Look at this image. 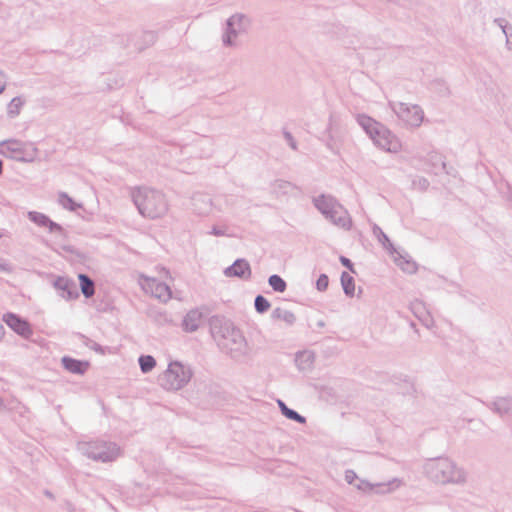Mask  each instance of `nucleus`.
Wrapping results in <instances>:
<instances>
[{"label": "nucleus", "mask_w": 512, "mask_h": 512, "mask_svg": "<svg viewBox=\"0 0 512 512\" xmlns=\"http://www.w3.org/2000/svg\"><path fill=\"white\" fill-rule=\"evenodd\" d=\"M193 376L192 370L179 361L169 363L160 377L161 386L168 391H175L187 385Z\"/></svg>", "instance_id": "obj_1"}, {"label": "nucleus", "mask_w": 512, "mask_h": 512, "mask_svg": "<svg viewBox=\"0 0 512 512\" xmlns=\"http://www.w3.org/2000/svg\"><path fill=\"white\" fill-rule=\"evenodd\" d=\"M135 202L141 214L150 218L159 217L166 210L163 197L151 190L138 191L135 195Z\"/></svg>", "instance_id": "obj_2"}, {"label": "nucleus", "mask_w": 512, "mask_h": 512, "mask_svg": "<svg viewBox=\"0 0 512 512\" xmlns=\"http://www.w3.org/2000/svg\"><path fill=\"white\" fill-rule=\"evenodd\" d=\"M362 124L371 135L376 145L384 150L396 152L400 149V142L379 123L373 122L369 118H365Z\"/></svg>", "instance_id": "obj_3"}, {"label": "nucleus", "mask_w": 512, "mask_h": 512, "mask_svg": "<svg viewBox=\"0 0 512 512\" xmlns=\"http://www.w3.org/2000/svg\"><path fill=\"white\" fill-rule=\"evenodd\" d=\"M428 471L433 478L440 482L456 481L459 474L454 464L447 459L431 462L428 465Z\"/></svg>", "instance_id": "obj_4"}, {"label": "nucleus", "mask_w": 512, "mask_h": 512, "mask_svg": "<svg viewBox=\"0 0 512 512\" xmlns=\"http://www.w3.org/2000/svg\"><path fill=\"white\" fill-rule=\"evenodd\" d=\"M140 284L147 293H150L152 296L162 301H168L172 296L168 285L161 283L152 277L142 276L140 278Z\"/></svg>", "instance_id": "obj_5"}, {"label": "nucleus", "mask_w": 512, "mask_h": 512, "mask_svg": "<svg viewBox=\"0 0 512 512\" xmlns=\"http://www.w3.org/2000/svg\"><path fill=\"white\" fill-rule=\"evenodd\" d=\"M397 112L408 125L418 126L422 122L423 113L418 106L410 107L402 104Z\"/></svg>", "instance_id": "obj_6"}, {"label": "nucleus", "mask_w": 512, "mask_h": 512, "mask_svg": "<svg viewBox=\"0 0 512 512\" xmlns=\"http://www.w3.org/2000/svg\"><path fill=\"white\" fill-rule=\"evenodd\" d=\"M4 321L6 324L13 329L16 333L29 337L32 334V329L29 323L23 319H20L14 314H7L4 316Z\"/></svg>", "instance_id": "obj_7"}, {"label": "nucleus", "mask_w": 512, "mask_h": 512, "mask_svg": "<svg viewBox=\"0 0 512 512\" xmlns=\"http://www.w3.org/2000/svg\"><path fill=\"white\" fill-rule=\"evenodd\" d=\"M62 364L66 370L76 374L85 373L90 366L88 361H81L66 356L62 358Z\"/></svg>", "instance_id": "obj_8"}, {"label": "nucleus", "mask_w": 512, "mask_h": 512, "mask_svg": "<svg viewBox=\"0 0 512 512\" xmlns=\"http://www.w3.org/2000/svg\"><path fill=\"white\" fill-rule=\"evenodd\" d=\"M329 218L338 226L348 229L351 227V220L348 216L347 211L341 206L337 205L334 207L333 212L330 214Z\"/></svg>", "instance_id": "obj_9"}, {"label": "nucleus", "mask_w": 512, "mask_h": 512, "mask_svg": "<svg viewBox=\"0 0 512 512\" xmlns=\"http://www.w3.org/2000/svg\"><path fill=\"white\" fill-rule=\"evenodd\" d=\"M227 276L249 277L251 275L250 265L247 261L240 259L225 271Z\"/></svg>", "instance_id": "obj_10"}, {"label": "nucleus", "mask_w": 512, "mask_h": 512, "mask_svg": "<svg viewBox=\"0 0 512 512\" xmlns=\"http://www.w3.org/2000/svg\"><path fill=\"white\" fill-rule=\"evenodd\" d=\"M202 314L199 311L193 310L190 311L183 321V326L186 331L193 332L195 331L201 324Z\"/></svg>", "instance_id": "obj_11"}, {"label": "nucleus", "mask_w": 512, "mask_h": 512, "mask_svg": "<svg viewBox=\"0 0 512 512\" xmlns=\"http://www.w3.org/2000/svg\"><path fill=\"white\" fill-rule=\"evenodd\" d=\"M315 205L326 217L329 218L330 214L334 210V207H336L338 204L329 197L320 196L315 199Z\"/></svg>", "instance_id": "obj_12"}, {"label": "nucleus", "mask_w": 512, "mask_h": 512, "mask_svg": "<svg viewBox=\"0 0 512 512\" xmlns=\"http://www.w3.org/2000/svg\"><path fill=\"white\" fill-rule=\"evenodd\" d=\"M78 279L81 291L84 294V296L87 298L92 297L95 292L93 281L84 274H79Z\"/></svg>", "instance_id": "obj_13"}, {"label": "nucleus", "mask_w": 512, "mask_h": 512, "mask_svg": "<svg viewBox=\"0 0 512 512\" xmlns=\"http://www.w3.org/2000/svg\"><path fill=\"white\" fill-rule=\"evenodd\" d=\"M139 364L142 372L147 373L150 372L156 366V361L152 356L145 355L139 358Z\"/></svg>", "instance_id": "obj_14"}, {"label": "nucleus", "mask_w": 512, "mask_h": 512, "mask_svg": "<svg viewBox=\"0 0 512 512\" xmlns=\"http://www.w3.org/2000/svg\"><path fill=\"white\" fill-rule=\"evenodd\" d=\"M341 282L345 293L347 295H353L355 290L353 278L348 273H343L341 276Z\"/></svg>", "instance_id": "obj_15"}, {"label": "nucleus", "mask_w": 512, "mask_h": 512, "mask_svg": "<svg viewBox=\"0 0 512 512\" xmlns=\"http://www.w3.org/2000/svg\"><path fill=\"white\" fill-rule=\"evenodd\" d=\"M269 284L277 292H284L286 289L285 281L278 275H272L269 278Z\"/></svg>", "instance_id": "obj_16"}, {"label": "nucleus", "mask_w": 512, "mask_h": 512, "mask_svg": "<svg viewBox=\"0 0 512 512\" xmlns=\"http://www.w3.org/2000/svg\"><path fill=\"white\" fill-rule=\"evenodd\" d=\"M279 406L281 407L282 413L289 419L298 421L300 423H303L305 419L300 416L297 412L287 408L285 404L281 401H279Z\"/></svg>", "instance_id": "obj_17"}, {"label": "nucleus", "mask_w": 512, "mask_h": 512, "mask_svg": "<svg viewBox=\"0 0 512 512\" xmlns=\"http://www.w3.org/2000/svg\"><path fill=\"white\" fill-rule=\"evenodd\" d=\"M398 266L403 271H405L407 273H414L417 270V266H416L415 262H412V261H409V260H405V259H400L398 261Z\"/></svg>", "instance_id": "obj_18"}, {"label": "nucleus", "mask_w": 512, "mask_h": 512, "mask_svg": "<svg viewBox=\"0 0 512 512\" xmlns=\"http://www.w3.org/2000/svg\"><path fill=\"white\" fill-rule=\"evenodd\" d=\"M270 307V303L261 295L257 296L255 299V308L258 312L263 313L268 310Z\"/></svg>", "instance_id": "obj_19"}, {"label": "nucleus", "mask_w": 512, "mask_h": 512, "mask_svg": "<svg viewBox=\"0 0 512 512\" xmlns=\"http://www.w3.org/2000/svg\"><path fill=\"white\" fill-rule=\"evenodd\" d=\"M227 335L232 336L233 340L236 341V338H241L238 331H236L234 328L230 326H225L223 329V334L221 335L222 338H225Z\"/></svg>", "instance_id": "obj_20"}, {"label": "nucleus", "mask_w": 512, "mask_h": 512, "mask_svg": "<svg viewBox=\"0 0 512 512\" xmlns=\"http://www.w3.org/2000/svg\"><path fill=\"white\" fill-rule=\"evenodd\" d=\"M29 217L34 222H37L39 224H46L49 220L46 216L36 213V212H30Z\"/></svg>", "instance_id": "obj_21"}, {"label": "nucleus", "mask_w": 512, "mask_h": 512, "mask_svg": "<svg viewBox=\"0 0 512 512\" xmlns=\"http://www.w3.org/2000/svg\"><path fill=\"white\" fill-rule=\"evenodd\" d=\"M328 277L326 275H321L317 280V287L319 290H325L328 286Z\"/></svg>", "instance_id": "obj_22"}, {"label": "nucleus", "mask_w": 512, "mask_h": 512, "mask_svg": "<svg viewBox=\"0 0 512 512\" xmlns=\"http://www.w3.org/2000/svg\"><path fill=\"white\" fill-rule=\"evenodd\" d=\"M340 261L345 267L352 270V263L348 258L342 256L340 257Z\"/></svg>", "instance_id": "obj_23"}, {"label": "nucleus", "mask_w": 512, "mask_h": 512, "mask_svg": "<svg viewBox=\"0 0 512 512\" xmlns=\"http://www.w3.org/2000/svg\"><path fill=\"white\" fill-rule=\"evenodd\" d=\"M160 277L162 279H166V278L170 277V274H169V272L166 269H161Z\"/></svg>", "instance_id": "obj_24"}, {"label": "nucleus", "mask_w": 512, "mask_h": 512, "mask_svg": "<svg viewBox=\"0 0 512 512\" xmlns=\"http://www.w3.org/2000/svg\"><path fill=\"white\" fill-rule=\"evenodd\" d=\"M4 77L0 74V93L3 91L4 89Z\"/></svg>", "instance_id": "obj_25"}, {"label": "nucleus", "mask_w": 512, "mask_h": 512, "mask_svg": "<svg viewBox=\"0 0 512 512\" xmlns=\"http://www.w3.org/2000/svg\"><path fill=\"white\" fill-rule=\"evenodd\" d=\"M57 283H58V285H61L63 283V286H62L63 288H66L68 286V281L63 280V279H59Z\"/></svg>", "instance_id": "obj_26"}, {"label": "nucleus", "mask_w": 512, "mask_h": 512, "mask_svg": "<svg viewBox=\"0 0 512 512\" xmlns=\"http://www.w3.org/2000/svg\"><path fill=\"white\" fill-rule=\"evenodd\" d=\"M66 200L68 201L67 205H70L71 199L66 198Z\"/></svg>", "instance_id": "obj_27"}, {"label": "nucleus", "mask_w": 512, "mask_h": 512, "mask_svg": "<svg viewBox=\"0 0 512 512\" xmlns=\"http://www.w3.org/2000/svg\"><path fill=\"white\" fill-rule=\"evenodd\" d=\"M66 200L68 201L67 205H70L71 199L66 198Z\"/></svg>", "instance_id": "obj_28"}]
</instances>
